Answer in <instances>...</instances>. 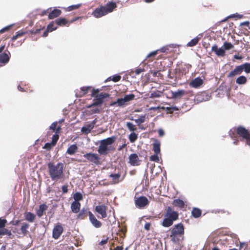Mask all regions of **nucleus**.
<instances>
[{"mask_svg": "<svg viewBox=\"0 0 250 250\" xmlns=\"http://www.w3.org/2000/svg\"><path fill=\"white\" fill-rule=\"evenodd\" d=\"M11 25H9V26H6V27L3 28L1 30H0V34L3 33L4 32L9 30L11 28Z\"/></svg>", "mask_w": 250, "mask_h": 250, "instance_id": "nucleus-55", "label": "nucleus"}, {"mask_svg": "<svg viewBox=\"0 0 250 250\" xmlns=\"http://www.w3.org/2000/svg\"><path fill=\"white\" fill-rule=\"evenodd\" d=\"M29 228V225L26 223H24L22 224V225L21 227V233L25 235L27 234L28 229Z\"/></svg>", "mask_w": 250, "mask_h": 250, "instance_id": "nucleus-36", "label": "nucleus"}, {"mask_svg": "<svg viewBox=\"0 0 250 250\" xmlns=\"http://www.w3.org/2000/svg\"><path fill=\"white\" fill-rule=\"evenodd\" d=\"M62 11L58 9H54L48 15L49 19H53L61 15Z\"/></svg>", "mask_w": 250, "mask_h": 250, "instance_id": "nucleus-23", "label": "nucleus"}, {"mask_svg": "<svg viewBox=\"0 0 250 250\" xmlns=\"http://www.w3.org/2000/svg\"><path fill=\"white\" fill-rule=\"evenodd\" d=\"M165 217L161 225L164 227H169L173 225L174 221L178 219L179 214L177 211L173 210L171 207H168L167 209Z\"/></svg>", "mask_w": 250, "mask_h": 250, "instance_id": "nucleus-4", "label": "nucleus"}, {"mask_svg": "<svg viewBox=\"0 0 250 250\" xmlns=\"http://www.w3.org/2000/svg\"><path fill=\"white\" fill-rule=\"evenodd\" d=\"M62 193H67L68 192V186L67 185L62 186Z\"/></svg>", "mask_w": 250, "mask_h": 250, "instance_id": "nucleus-57", "label": "nucleus"}, {"mask_svg": "<svg viewBox=\"0 0 250 250\" xmlns=\"http://www.w3.org/2000/svg\"><path fill=\"white\" fill-rule=\"evenodd\" d=\"M241 67L242 66H241V65L237 66L233 71H231L229 73V74H228V77H233L235 75L240 74L242 72L243 68H242Z\"/></svg>", "mask_w": 250, "mask_h": 250, "instance_id": "nucleus-22", "label": "nucleus"}, {"mask_svg": "<svg viewBox=\"0 0 250 250\" xmlns=\"http://www.w3.org/2000/svg\"><path fill=\"white\" fill-rule=\"evenodd\" d=\"M158 52H159V50H157L154 51L150 53L149 54H148L147 55V58H150L151 57H155L158 54Z\"/></svg>", "mask_w": 250, "mask_h": 250, "instance_id": "nucleus-56", "label": "nucleus"}, {"mask_svg": "<svg viewBox=\"0 0 250 250\" xmlns=\"http://www.w3.org/2000/svg\"><path fill=\"white\" fill-rule=\"evenodd\" d=\"M99 92V89H93L91 93V96L93 97L97 98L99 100L101 101L103 103L104 102V99L108 97L109 96V94L104 92L98 94Z\"/></svg>", "mask_w": 250, "mask_h": 250, "instance_id": "nucleus-13", "label": "nucleus"}, {"mask_svg": "<svg viewBox=\"0 0 250 250\" xmlns=\"http://www.w3.org/2000/svg\"><path fill=\"white\" fill-rule=\"evenodd\" d=\"M202 211L200 209L194 208L191 211V214L195 218L200 217L201 216Z\"/></svg>", "mask_w": 250, "mask_h": 250, "instance_id": "nucleus-34", "label": "nucleus"}, {"mask_svg": "<svg viewBox=\"0 0 250 250\" xmlns=\"http://www.w3.org/2000/svg\"><path fill=\"white\" fill-rule=\"evenodd\" d=\"M247 82V78L245 76H241L236 80V83L239 84H244Z\"/></svg>", "mask_w": 250, "mask_h": 250, "instance_id": "nucleus-41", "label": "nucleus"}, {"mask_svg": "<svg viewBox=\"0 0 250 250\" xmlns=\"http://www.w3.org/2000/svg\"><path fill=\"white\" fill-rule=\"evenodd\" d=\"M140 161L138 155L136 153L131 154L129 156V163L131 166H139L140 164Z\"/></svg>", "mask_w": 250, "mask_h": 250, "instance_id": "nucleus-16", "label": "nucleus"}, {"mask_svg": "<svg viewBox=\"0 0 250 250\" xmlns=\"http://www.w3.org/2000/svg\"><path fill=\"white\" fill-rule=\"evenodd\" d=\"M172 205L175 207H178L182 209L186 207L187 206L185 205V202L180 199H174L172 202Z\"/></svg>", "mask_w": 250, "mask_h": 250, "instance_id": "nucleus-25", "label": "nucleus"}, {"mask_svg": "<svg viewBox=\"0 0 250 250\" xmlns=\"http://www.w3.org/2000/svg\"><path fill=\"white\" fill-rule=\"evenodd\" d=\"M50 32L49 30H48V29L46 28V30L44 32L43 35H42V37H46L48 36V33Z\"/></svg>", "mask_w": 250, "mask_h": 250, "instance_id": "nucleus-63", "label": "nucleus"}, {"mask_svg": "<svg viewBox=\"0 0 250 250\" xmlns=\"http://www.w3.org/2000/svg\"><path fill=\"white\" fill-rule=\"evenodd\" d=\"M91 88V86H83L81 88V91L79 92L78 96L82 97L86 95Z\"/></svg>", "mask_w": 250, "mask_h": 250, "instance_id": "nucleus-31", "label": "nucleus"}, {"mask_svg": "<svg viewBox=\"0 0 250 250\" xmlns=\"http://www.w3.org/2000/svg\"><path fill=\"white\" fill-rule=\"evenodd\" d=\"M59 138V136L58 134H55L53 135L52 138V141L51 143H46L43 147V148L46 149L48 150H50L52 147L54 146Z\"/></svg>", "mask_w": 250, "mask_h": 250, "instance_id": "nucleus-15", "label": "nucleus"}, {"mask_svg": "<svg viewBox=\"0 0 250 250\" xmlns=\"http://www.w3.org/2000/svg\"><path fill=\"white\" fill-rule=\"evenodd\" d=\"M109 177L112 178V182L113 184H117L120 182L119 179L121 177V174H111Z\"/></svg>", "mask_w": 250, "mask_h": 250, "instance_id": "nucleus-35", "label": "nucleus"}, {"mask_svg": "<svg viewBox=\"0 0 250 250\" xmlns=\"http://www.w3.org/2000/svg\"><path fill=\"white\" fill-rule=\"evenodd\" d=\"M81 6V4L72 5L69 6L68 7H67L66 9L68 11H70L79 8Z\"/></svg>", "mask_w": 250, "mask_h": 250, "instance_id": "nucleus-49", "label": "nucleus"}, {"mask_svg": "<svg viewBox=\"0 0 250 250\" xmlns=\"http://www.w3.org/2000/svg\"><path fill=\"white\" fill-rule=\"evenodd\" d=\"M102 102L101 101L99 100L97 98L93 100V102L92 104L88 105L87 106V108H91L92 107L96 106L97 105H100L102 104Z\"/></svg>", "mask_w": 250, "mask_h": 250, "instance_id": "nucleus-42", "label": "nucleus"}, {"mask_svg": "<svg viewBox=\"0 0 250 250\" xmlns=\"http://www.w3.org/2000/svg\"><path fill=\"white\" fill-rule=\"evenodd\" d=\"M162 94H163V92L159 90H156L154 91H152L150 93L149 98H154L160 97L162 96Z\"/></svg>", "mask_w": 250, "mask_h": 250, "instance_id": "nucleus-37", "label": "nucleus"}, {"mask_svg": "<svg viewBox=\"0 0 250 250\" xmlns=\"http://www.w3.org/2000/svg\"><path fill=\"white\" fill-rule=\"evenodd\" d=\"M81 204L80 202L73 201L71 205V209L73 213H77L80 210Z\"/></svg>", "mask_w": 250, "mask_h": 250, "instance_id": "nucleus-24", "label": "nucleus"}, {"mask_svg": "<svg viewBox=\"0 0 250 250\" xmlns=\"http://www.w3.org/2000/svg\"><path fill=\"white\" fill-rule=\"evenodd\" d=\"M123 247L122 246H117L113 250L110 249V250H123Z\"/></svg>", "mask_w": 250, "mask_h": 250, "instance_id": "nucleus-64", "label": "nucleus"}, {"mask_svg": "<svg viewBox=\"0 0 250 250\" xmlns=\"http://www.w3.org/2000/svg\"><path fill=\"white\" fill-rule=\"evenodd\" d=\"M56 24L55 21H52L47 25V28L51 32L55 30L57 28V26Z\"/></svg>", "mask_w": 250, "mask_h": 250, "instance_id": "nucleus-46", "label": "nucleus"}, {"mask_svg": "<svg viewBox=\"0 0 250 250\" xmlns=\"http://www.w3.org/2000/svg\"><path fill=\"white\" fill-rule=\"evenodd\" d=\"M211 51L218 57H224L226 55V52L225 51L223 47L218 48L216 44H214L211 47Z\"/></svg>", "mask_w": 250, "mask_h": 250, "instance_id": "nucleus-17", "label": "nucleus"}, {"mask_svg": "<svg viewBox=\"0 0 250 250\" xmlns=\"http://www.w3.org/2000/svg\"><path fill=\"white\" fill-rule=\"evenodd\" d=\"M158 154L155 153V154L151 155L149 158V160L151 161H154L155 162H159V158L158 156Z\"/></svg>", "mask_w": 250, "mask_h": 250, "instance_id": "nucleus-51", "label": "nucleus"}, {"mask_svg": "<svg viewBox=\"0 0 250 250\" xmlns=\"http://www.w3.org/2000/svg\"><path fill=\"white\" fill-rule=\"evenodd\" d=\"M146 120V115L140 116V117L135 120V122L138 125H140L142 123H143L145 122Z\"/></svg>", "mask_w": 250, "mask_h": 250, "instance_id": "nucleus-47", "label": "nucleus"}, {"mask_svg": "<svg viewBox=\"0 0 250 250\" xmlns=\"http://www.w3.org/2000/svg\"><path fill=\"white\" fill-rule=\"evenodd\" d=\"M235 130L237 134L245 140L246 144L250 146V131L242 126L237 127Z\"/></svg>", "mask_w": 250, "mask_h": 250, "instance_id": "nucleus-7", "label": "nucleus"}, {"mask_svg": "<svg viewBox=\"0 0 250 250\" xmlns=\"http://www.w3.org/2000/svg\"><path fill=\"white\" fill-rule=\"evenodd\" d=\"M58 123L57 122L53 123L50 126V129L55 132V134H58L61 129V126L57 127Z\"/></svg>", "mask_w": 250, "mask_h": 250, "instance_id": "nucleus-32", "label": "nucleus"}, {"mask_svg": "<svg viewBox=\"0 0 250 250\" xmlns=\"http://www.w3.org/2000/svg\"><path fill=\"white\" fill-rule=\"evenodd\" d=\"M128 139H129V141L131 143H134L137 140V139H138V134H136V133H135L134 132H131L129 135Z\"/></svg>", "mask_w": 250, "mask_h": 250, "instance_id": "nucleus-40", "label": "nucleus"}, {"mask_svg": "<svg viewBox=\"0 0 250 250\" xmlns=\"http://www.w3.org/2000/svg\"><path fill=\"white\" fill-rule=\"evenodd\" d=\"M48 172L50 178L53 181H58L64 179V165L61 162L55 164L49 162L47 164Z\"/></svg>", "mask_w": 250, "mask_h": 250, "instance_id": "nucleus-1", "label": "nucleus"}, {"mask_svg": "<svg viewBox=\"0 0 250 250\" xmlns=\"http://www.w3.org/2000/svg\"><path fill=\"white\" fill-rule=\"evenodd\" d=\"M10 53L8 51H7V52H4L0 54V64L3 66V65H5L10 60Z\"/></svg>", "mask_w": 250, "mask_h": 250, "instance_id": "nucleus-18", "label": "nucleus"}, {"mask_svg": "<svg viewBox=\"0 0 250 250\" xmlns=\"http://www.w3.org/2000/svg\"><path fill=\"white\" fill-rule=\"evenodd\" d=\"M185 94L184 90H178L177 91L171 92V97L173 99L180 98Z\"/></svg>", "mask_w": 250, "mask_h": 250, "instance_id": "nucleus-26", "label": "nucleus"}, {"mask_svg": "<svg viewBox=\"0 0 250 250\" xmlns=\"http://www.w3.org/2000/svg\"><path fill=\"white\" fill-rule=\"evenodd\" d=\"M100 110L99 108H95L91 109V113H99Z\"/></svg>", "mask_w": 250, "mask_h": 250, "instance_id": "nucleus-60", "label": "nucleus"}, {"mask_svg": "<svg viewBox=\"0 0 250 250\" xmlns=\"http://www.w3.org/2000/svg\"><path fill=\"white\" fill-rule=\"evenodd\" d=\"M78 147L76 144L72 145L67 149L66 153L69 155L74 154L78 150Z\"/></svg>", "mask_w": 250, "mask_h": 250, "instance_id": "nucleus-30", "label": "nucleus"}, {"mask_svg": "<svg viewBox=\"0 0 250 250\" xmlns=\"http://www.w3.org/2000/svg\"><path fill=\"white\" fill-rule=\"evenodd\" d=\"M161 109L163 110H166L168 112V111H170L171 109L175 110H178L179 109L176 106H172L171 107H165V106H162L160 107Z\"/></svg>", "mask_w": 250, "mask_h": 250, "instance_id": "nucleus-50", "label": "nucleus"}, {"mask_svg": "<svg viewBox=\"0 0 250 250\" xmlns=\"http://www.w3.org/2000/svg\"><path fill=\"white\" fill-rule=\"evenodd\" d=\"M63 229L61 224L54 227L52 232V237L55 239H58L62 233Z\"/></svg>", "mask_w": 250, "mask_h": 250, "instance_id": "nucleus-14", "label": "nucleus"}, {"mask_svg": "<svg viewBox=\"0 0 250 250\" xmlns=\"http://www.w3.org/2000/svg\"><path fill=\"white\" fill-rule=\"evenodd\" d=\"M158 133L160 137H162L165 134V132L163 129L160 128L158 130Z\"/></svg>", "mask_w": 250, "mask_h": 250, "instance_id": "nucleus-59", "label": "nucleus"}, {"mask_svg": "<svg viewBox=\"0 0 250 250\" xmlns=\"http://www.w3.org/2000/svg\"><path fill=\"white\" fill-rule=\"evenodd\" d=\"M47 208L48 206L46 204H43L39 206V208L37 210V215L40 217H42L44 211L47 210Z\"/></svg>", "mask_w": 250, "mask_h": 250, "instance_id": "nucleus-28", "label": "nucleus"}, {"mask_svg": "<svg viewBox=\"0 0 250 250\" xmlns=\"http://www.w3.org/2000/svg\"><path fill=\"white\" fill-rule=\"evenodd\" d=\"M126 126L129 131H132V132L137 130V127L136 126L131 122H126Z\"/></svg>", "mask_w": 250, "mask_h": 250, "instance_id": "nucleus-45", "label": "nucleus"}, {"mask_svg": "<svg viewBox=\"0 0 250 250\" xmlns=\"http://www.w3.org/2000/svg\"><path fill=\"white\" fill-rule=\"evenodd\" d=\"M89 218L91 223L94 227L96 228H99L102 226V223L97 219L96 217L92 212L89 213Z\"/></svg>", "mask_w": 250, "mask_h": 250, "instance_id": "nucleus-19", "label": "nucleus"}, {"mask_svg": "<svg viewBox=\"0 0 250 250\" xmlns=\"http://www.w3.org/2000/svg\"><path fill=\"white\" fill-rule=\"evenodd\" d=\"M79 212L77 218L78 219L83 220L85 219L87 215L89 216V213L91 212L89 210L88 208H83L80 210Z\"/></svg>", "mask_w": 250, "mask_h": 250, "instance_id": "nucleus-20", "label": "nucleus"}, {"mask_svg": "<svg viewBox=\"0 0 250 250\" xmlns=\"http://www.w3.org/2000/svg\"><path fill=\"white\" fill-rule=\"evenodd\" d=\"M45 27L43 26L40 28H34L32 30H30L28 31L26 29H22L18 31L16 33V35L15 36H13L11 40L12 41H15L16 40H17L19 37H22L24 35L26 34H37L39 33L42 30L44 29Z\"/></svg>", "mask_w": 250, "mask_h": 250, "instance_id": "nucleus-8", "label": "nucleus"}, {"mask_svg": "<svg viewBox=\"0 0 250 250\" xmlns=\"http://www.w3.org/2000/svg\"><path fill=\"white\" fill-rule=\"evenodd\" d=\"M144 71V69L139 68L135 69L134 72L135 73V75H139L142 72H143Z\"/></svg>", "mask_w": 250, "mask_h": 250, "instance_id": "nucleus-58", "label": "nucleus"}, {"mask_svg": "<svg viewBox=\"0 0 250 250\" xmlns=\"http://www.w3.org/2000/svg\"><path fill=\"white\" fill-rule=\"evenodd\" d=\"M148 204L149 201L146 197L144 196L138 198L135 197V204L137 208H143L148 205Z\"/></svg>", "mask_w": 250, "mask_h": 250, "instance_id": "nucleus-9", "label": "nucleus"}, {"mask_svg": "<svg viewBox=\"0 0 250 250\" xmlns=\"http://www.w3.org/2000/svg\"><path fill=\"white\" fill-rule=\"evenodd\" d=\"M83 157L90 162L94 163L96 165L100 164V158L96 153H86L83 155Z\"/></svg>", "mask_w": 250, "mask_h": 250, "instance_id": "nucleus-10", "label": "nucleus"}, {"mask_svg": "<svg viewBox=\"0 0 250 250\" xmlns=\"http://www.w3.org/2000/svg\"><path fill=\"white\" fill-rule=\"evenodd\" d=\"M199 40V38L196 37L191 40L189 42H188L187 45L189 47H192L195 46L198 43Z\"/></svg>", "mask_w": 250, "mask_h": 250, "instance_id": "nucleus-39", "label": "nucleus"}, {"mask_svg": "<svg viewBox=\"0 0 250 250\" xmlns=\"http://www.w3.org/2000/svg\"><path fill=\"white\" fill-rule=\"evenodd\" d=\"M107 206L104 204L96 206L95 208V211L101 215L100 218H105L107 217Z\"/></svg>", "mask_w": 250, "mask_h": 250, "instance_id": "nucleus-11", "label": "nucleus"}, {"mask_svg": "<svg viewBox=\"0 0 250 250\" xmlns=\"http://www.w3.org/2000/svg\"><path fill=\"white\" fill-rule=\"evenodd\" d=\"M73 199L74 202H79L80 201H82L83 199L82 194L79 192H77L73 195Z\"/></svg>", "mask_w": 250, "mask_h": 250, "instance_id": "nucleus-38", "label": "nucleus"}, {"mask_svg": "<svg viewBox=\"0 0 250 250\" xmlns=\"http://www.w3.org/2000/svg\"><path fill=\"white\" fill-rule=\"evenodd\" d=\"M108 238H107L106 239H104V240H102L100 243H99V245H101V246H103L104 245H105L107 243V241H108Z\"/></svg>", "mask_w": 250, "mask_h": 250, "instance_id": "nucleus-62", "label": "nucleus"}, {"mask_svg": "<svg viewBox=\"0 0 250 250\" xmlns=\"http://www.w3.org/2000/svg\"><path fill=\"white\" fill-rule=\"evenodd\" d=\"M222 47L224 48L225 51L226 50H229L234 48V46L231 43L227 42H224Z\"/></svg>", "mask_w": 250, "mask_h": 250, "instance_id": "nucleus-43", "label": "nucleus"}, {"mask_svg": "<svg viewBox=\"0 0 250 250\" xmlns=\"http://www.w3.org/2000/svg\"><path fill=\"white\" fill-rule=\"evenodd\" d=\"M24 217L26 220L33 222L36 218V215L31 212H26L24 213Z\"/></svg>", "mask_w": 250, "mask_h": 250, "instance_id": "nucleus-29", "label": "nucleus"}, {"mask_svg": "<svg viewBox=\"0 0 250 250\" xmlns=\"http://www.w3.org/2000/svg\"><path fill=\"white\" fill-rule=\"evenodd\" d=\"M94 127L90 124H87L82 127L81 131L85 134H88Z\"/></svg>", "mask_w": 250, "mask_h": 250, "instance_id": "nucleus-33", "label": "nucleus"}, {"mask_svg": "<svg viewBox=\"0 0 250 250\" xmlns=\"http://www.w3.org/2000/svg\"><path fill=\"white\" fill-rule=\"evenodd\" d=\"M151 224L150 223H146L145 224L144 228L146 230H148L150 229Z\"/></svg>", "mask_w": 250, "mask_h": 250, "instance_id": "nucleus-61", "label": "nucleus"}, {"mask_svg": "<svg viewBox=\"0 0 250 250\" xmlns=\"http://www.w3.org/2000/svg\"><path fill=\"white\" fill-rule=\"evenodd\" d=\"M7 222L6 219H1L0 218V229H2L5 226V224Z\"/></svg>", "mask_w": 250, "mask_h": 250, "instance_id": "nucleus-54", "label": "nucleus"}, {"mask_svg": "<svg viewBox=\"0 0 250 250\" xmlns=\"http://www.w3.org/2000/svg\"><path fill=\"white\" fill-rule=\"evenodd\" d=\"M174 45L173 44H169L165 46L162 47L159 50V51L164 52V53H168L169 52V48H173Z\"/></svg>", "mask_w": 250, "mask_h": 250, "instance_id": "nucleus-44", "label": "nucleus"}, {"mask_svg": "<svg viewBox=\"0 0 250 250\" xmlns=\"http://www.w3.org/2000/svg\"><path fill=\"white\" fill-rule=\"evenodd\" d=\"M121 79V76L119 75H115L113 76L112 80L114 82H119Z\"/></svg>", "mask_w": 250, "mask_h": 250, "instance_id": "nucleus-53", "label": "nucleus"}, {"mask_svg": "<svg viewBox=\"0 0 250 250\" xmlns=\"http://www.w3.org/2000/svg\"><path fill=\"white\" fill-rule=\"evenodd\" d=\"M115 139L114 136H112L102 140L100 142V145L98 149V152L100 154H107L108 150H110V149L108 148L107 146L112 144L115 141Z\"/></svg>", "mask_w": 250, "mask_h": 250, "instance_id": "nucleus-5", "label": "nucleus"}, {"mask_svg": "<svg viewBox=\"0 0 250 250\" xmlns=\"http://www.w3.org/2000/svg\"><path fill=\"white\" fill-rule=\"evenodd\" d=\"M160 145L161 143L160 141L158 140L155 139L154 140V142L153 144V150L154 151V153L156 154H159L160 153Z\"/></svg>", "mask_w": 250, "mask_h": 250, "instance_id": "nucleus-27", "label": "nucleus"}, {"mask_svg": "<svg viewBox=\"0 0 250 250\" xmlns=\"http://www.w3.org/2000/svg\"><path fill=\"white\" fill-rule=\"evenodd\" d=\"M81 17H78L73 19L71 21H68L66 19L64 18H60L59 19L55 20L56 24L59 26H68L70 23L76 21L79 19H81Z\"/></svg>", "mask_w": 250, "mask_h": 250, "instance_id": "nucleus-12", "label": "nucleus"}, {"mask_svg": "<svg viewBox=\"0 0 250 250\" xmlns=\"http://www.w3.org/2000/svg\"><path fill=\"white\" fill-rule=\"evenodd\" d=\"M1 235H4V234L11 235V234L10 230L7 229H4L3 228L1 229Z\"/></svg>", "mask_w": 250, "mask_h": 250, "instance_id": "nucleus-52", "label": "nucleus"}, {"mask_svg": "<svg viewBox=\"0 0 250 250\" xmlns=\"http://www.w3.org/2000/svg\"><path fill=\"white\" fill-rule=\"evenodd\" d=\"M117 7V5L116 2L108 1L105 5H101L96 8L93 11L92 15L96 18H99L112 12Z\"/></svg>", "mask_w": 250, "mask_h": 250, "instance_id": "nucleus-2", "label": "nucleus"}, {"mask_svg": "<svg viewBox=\"0 0 250 250\" xmlns=\"http://www.w3.org/2000/svg\"><path fill=\"white\" fill-rule=\"evenodd\" d=\"M242 66V71L244 70L247 73L250 72V63H245V64L241 65Z\"/></svg>", "mask_w": 250, "mask_h": 250, "instance_id": "nucleus-48", "label": "nucleus"}, {"mask_svg": "<svg viewBox=\"0 0 250 250\" xmlns=\"http://www.w3.org/2000/svg\"><path fill=\"white\" fill-rule=\"evenodd\" d=\"M135 97V96L133 94L125 95L123 98H118L116 101L111 103L110 106H124L127 104V102L133 100Z\"/></svg>", "mask_w": 250, "mask_h": 250, "instance_id": "nucleus-6", "label": "nucleus"}, {"mask_svg": "<svg viewBox=\"0 0 250 250\" xmlns=\"http://www.w3.org/2000/svg\"><path fill=\"white\" fill-rule=\"evenodd\" d=\"M184 226L182 223L175 225L171 229V240L174 243H178L184 238Z\"/></svg>", "mask_w": 250, "mask_h": 250, "instance_id": "nucleus-3", "label": "nucleus"}, {"mask_svg": "<svg viewBox=\"0 0 250 250\" xmlns=\"http://www.w3.org/2000/svg\"><path fill=\"white\" fill-rule=\"evenodd\" d=\"M203 83V80L200 77H197L189 83V85L194 88H197L200 86Z\"/></svg>", "mask_w": 250, "mask_h": 250, "instance_id": "nucleus-21", "label": "nucleus"}]
</instances>
